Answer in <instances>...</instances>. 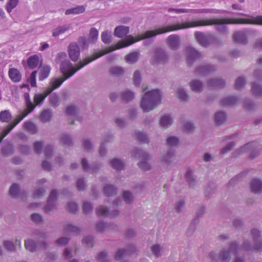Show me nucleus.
<instances>
[{"instance_id": "f257e3e1", "label": "nucleus", "mask_w": 262, "mask_h": 262, "mask_svg": "<svg viewBox=\"0 0 262 262\" xmlns=\"http://www.w3.org/2000/svg\"><path fill=\"white\" fill-rule=\"evenodd\" d=\"M248 18H227L202 19L168 25L155 30H147L144 33L138 35V40H141L155 37L158 35L178 30L212 25H216V29L217 30L221 32H225L226 30V27L224 25L225 24H253V23L246 22L248 21L247 20L253 21V17L252 16Z\"/></svg>"}, {"instance_id": "f03ea898", "label": "nucleus", "mask_w": 262, "mask_h": 262, "mask_svg": "<svg viewBox=\"0 0 262 262\" xmlns=\"http://www.w3.org/2000/svg\"><path fill=\"white\" fill-rule=\"evenodd\" d=\"M138 36L135 38L132 35H129L125 39L121 40L119 41L115 46L111 47L105 50L95 53L92 56L83 59L82 61H80L75 66H73L70 61L68 59L63 60L60 63V70L63 74V77H66L68 75H71L70 76V77H71L78 71L95 59L109 52L122 48L128 47L133 43L138 41L139 40H138Z\"/></svg>"}, {"instance_id": "7ed1b4c3", "label": "nucleus", "mask_w": 262, "mask_h": 262, "mask_svg": "<svg viewBox=\"0 0 262 262\" xmlns=\"http://www.w3.org/2000/svg\"><path fill=\"white\" fill-rule=\"evenodd\" d=\"M161 95L159 90L147 91L142 97L140 107L144 112L148 113L154 110L161 103Z\"/></svg>"}, {"instance_id": "20e7f679", "label": "nucleus", "mask_w": 262, "mask_h": 262, "mask_svg": "<svg viewBox=\"0 0 262 262\" xmlns=\"http://www.w3.org/2000/svg\"><path fill=\"white\" fill-rule=\"evenodd\" d=\"M238 247V244L233 242L227 249H224L221 250L219 254L211 252L209 254L208 258L211 262H229L231 260V254L234 255Z\"/></svg>"}, {"instance_id": "39448f33", "label": "nucleus", "mask_w": 262, "mask_h": 262, "mask_svg": "<svg viewBox=\"0 0 262 262\" xmlns=\"http://www.w3.org/2000/svg\"><path fill=\"white\" fill-rule=\"evenodd\" d=\"M254 241V245L251 246L249 242L246 241L243 244L245 250L257 252L262 250V241L260 240V231L256 228H253L251 231Z\"/></svg>"}, {"instance_id": "423d86ee", "label": "nucleus", "mask_w": 262, "mask_h": 262, "mask_svg": "<svg viewBox=\"0 0 262 262\" xmlns=\"http://www.w3.org/2000/svg\"><path fill=\"white\" fill-rule=\"evenodd\" d=\"M133 156L135 158L141 159V161L138 164V165L141 169L147 171L151 169V166L147 162L150 159L149 154L142 150L135 149L133 151Z\"/></svg>"}, {"instance_id": "0eeeda50", "label": "nucleus", "mask_w": 262, "mask_h": 262, "mask_svg": "<svg viewBox=\"0 0 262 262\" xmlns=\"http://www.w3.org/2000/svg\"><path fill=\"white\" fill-rule=\"evenodd\" d=\"M25 247L27 250L30 252H34L38 250L46 249L48 247V244L46 241L36 243L31 238L25 240Z\"/></svg>"}, {"instance_id": "6e6552de", "label": "nucleus", "mask_w": 262, "mask_h": 262, "mask_svg": "<svg viewBox=\"0 0 262 262\" xmlns=\"http://www.w3.org/2000/svg\"><path fill=\"white\" fill-rule=\"evenodd\" d=\"M184 53L188 64L191 65L194 61L202 57V54L191 46H187L184 49Z\"/></svg>"}, {"instance_id": "1a4fd4ad", "label": "nucleus", "mask_w": 262, "mask_h": 262, "mask_svg": "<svg viewBox=\"0 0 262 262\" xmlns=\"http://www.w3.org/2000/svg\"><path fill=\"white\" fill-rule=\"evenodd\" d=\"M168 56L166 52L162 48H157L153 52L152 60L155 63H162L166 62Z\"/></svg>"}, {"instance_id": "9d476101", "label": "nucleus", "mask_w": 262, "mask_h": 262, "mask_svg": "<svg viewBox=\"0 0 262 262\" xmlns=\"http://www.w3.org/2000/svg\"><path fill=\"white\" fill-rule=\"evenodd\" d=\"M165 41L168 47L171 50L176 51L181 46L180 37L177 34L169 35L166 38Z\"/></svg>"}, {"instance_id": "9b49d317", "label": "nucleus", "mask_w": 262, "mask_h": 262, "mask_svg": "<svg viewBox=\"0 0 262 262\" xmlns=\"http://www.w3.org/2000/svg\"><path fill=\"white\" fill-rule=\"evenodd\" d=\"M71 75L59 78H52L49 82V86L46 89L47 93L50 94L54 90L58 88L65 80L70 78Z\"/></svg>"}, {"instance_id": "f8f14e48", "label": "nucleus", "mask_w": 262, "mask_h": 262, "mask_svg": "<svg viewBox=\"0 0 262 262\" xmlns=\"http://www.w3.org/2000/svg\"><path fill=\"white\" fill-rule=\"evenodd\" d=\"M69 57L73 61H77L80 56V48L77 43L71 42L68 47Z\"/></svg>"}, {"instance_id": "ddd939ff", "label": "nucleus", "mask_w": 262, "mask_h": 262, "mask_svg": "<svg viewBox=\"0 0 262 262\" xmlns=\"http://www.w3.org/2000/svg\"><path fill=\"white\" fill-rule=\"evenodd\" d=\"M174 157V151L172 150H168L165 154H163L161 158L162 164L167 168L173 165L174 164L173 162Z\"/></svg>"}, {"instance_id": "4468645a", "label": "nucleus", "mask_w": 262, "mask_h": 262, "mask_svg": "<svg viewBox=\"0 0 262 262\" xmlns=\"http://www.w3.org/2000/svg\"><path fill=\"white\" fill-rule=\"evenodd\" d=\"M24 97L25 99L27 108L24 112L18 115L20 117H22L23 119L26 117L29 113L32 112L35 108V105H34V103H32L30 99L29 93H25Z\"/></svg>"}, {"instance_id": "2eb2a0df", "label": "nucleus", "mask_w": 262, "mask_h": 262, "mask_svg": "<svg viewBox=\"0 0 262 262\" xmlns=\"http://www.w3.org/2000/svg\"><path fill=\"white\" fill-rule=\"evenodd\" d=\"M217 70L216 67L214 65L203 64L198 67L195 73L198 74L206 75Z\"/></svg>"}, {"instance_id": "dca6fc26", "label": "nucleus", "mask_w": 262, "mask_h": 262, "mask_svg": "<svg viewBox=\"0 0 262 262\" xmlns=\"http://www.w3.org/2000/svg\"><path fill=\"white\" fill-rule=\"evenodd\" d=\"M57 193L55 190H53L51 191L48 200V204L45 208L46 212L49 213L56 208L54 201L57 198Z\"/></svg>"}, {"instance_id": "f3484780", "label": "nucleus", "mask_w": 262, "mask_h": 262, "mask_svg": "<svg viewBox=\"0 0 262 262\" xmlns=\"http://www.w3.org/2000/svg\"><path fill=\"white\" fill-rule=\"evenodd\" d=\"M225 80L219 78L210 79L207 82L208 86L214 88H223L225 86Z\"/></svg>"}, {"instance_id": "a211bd4d", "label": "nucleus", "mask_w": 262, "mask_h": 262, "mask_svg": "<svg viewBox=\"0 0 262 262\" xmlns=\"http://www.w3.org/2000/svg\"><path fill=\"white\" fill-rule=\"evenodd\" d=\"M234 40L243 45H246L248 43V37L246 32L237 31L234 33L233 35Z\"/></svg>"}, {"instance_id": "6ab92c4d", "label": "nucleus", "mask_w": 262, "mask_h": 262, "mask_svg": "<svg viewBox=\"0 0 262 262\" xmlns=\"http://www.w3.org/2000/svg\"><path fill=\"white\" fill-rule=\"evenodd\" d=\"M129 31V27L125 26H119L115 28L114 35L119 38H123L125 36Z\"/></svg>"}, {"instance_id": "aec40b11", "label": "nucleus", "mask_w": 262, "mask_h": 262, "mask_svg": "<svg viewBox=\"0 0 262 262\" xmlns=\"http://www.w3.org/2000/svg\"><path fill=\"white\" fill-rule=\"evenodd\" d=\"M81 165L84 170L90 172H95L100 168L99 164H96L93 166L90 165L88 160L85 158L81 160Z\"/></svg>"}, {"instance_id": "412c9836", "label": "nucleus", "mask_w": 262, "mask_h": 262, "mask_svg": "<svg viewBox=\"0 0 262 262\" xmlns=\"http://www.w3.org/2000/svg\"><path fill=\"white\" fill-rule=\"evenodd\" d=\"M23 119L22 117L17 116L12 123L9 124L7 127L2 132L0 139H3L6 135Z\"/></svg>"}, {"instance_id": "4be33fe9", "label": "nucleus", "mask_w": 262, "mask_h": 262, "mask_svg": "<svg viewBox=\"0 0 262 262\" xmlns=\"http://www.w3.org/2000/svg\"><path fill=\"white\" fill-rule=\"evenodd\" d=\"M250 251L245 250L243 246V247L238 246L234 254L235 257L232 262H246L244 257L245 253Z\"/></svg>"}, {"instance_id": "5701e85b", "label": "nucleus", "mask_w": 262, "mask_h": 262, "mask_svg": "<svg viewBox=\"0 0 262 262\" xmlns=\"http://www.w3.org/2000/svg\"><path fill=\"white\" fill-rule=\"evenodd\" d=\"M251 191L255 193H260L262 192V182L257 179L252 180L250 183Z\"/></svg>"}, {"instance_id": "b1692460", "label": "nucleus", "mask_w": 262, "mask_h": 262, "mask_svg": "<svg viewBox=\"0 0 262 262\" xmlns=\"http://www.w3.org/2000/svg\"><path fill=\"white\" fill-rule=\"evenodd\" d=\"M49 94L47 93L46 90L42 93L35 94L33 97L34 105H35V106L41 105Z\"/></svg>"}, {"instance_id": "393cba45", "label": "nucleus", "mask_w": 262, "mask_h": 262, "mask_svg": "<svg viewBox=\"0 0 262 262\" xmlns=\"http://www.w3.org/2000/svg\"><path fill=\"white\" fill-rule=\"evenodd\" d=\"M96 213L98 215L106 216L108 215L111 217H115L118 215L119 212L117 210H115L114 211L109 213L107 208L103 206H101L96 209Z\"/></svg>"}, {"instance_id": "a878e982", "label": "nucleus", "mask_w": 262, "mask_h": 262, "mask_svg": "<svg viewBox=\"0 0 262 262\" xmlns=\"http://www.w3.org/2000/svg\"><path fill=\"white\" fill-rule=\"evenodd\" d=\"M176 97L181 101H187L189 99L186 91L182 86H178L175 89Z\"/></svg>"}, {"instance_id": "bb28decb", "label": "nucleus", "mask_w": 262, "mask_h": 262, "mask_svg": "<svg viewBox=\"0 0 262 262\" xmlns=\"http://www.w3.org/2000/svg\"><path fill=\"white\" fill-rule=\"evenodd\" d=\"M139 56L140 53L139 52H131L125 56V60L129 64H133L138 61Z\"/></svg>"}, {"instance_id": "cd10ccee", "label": "nucleus", "mask_w": 262, "mask_h": 262, "mask_svg": "<svg viewBox=\"0 0 262 262\" xmlns=\"http://www.w3.org/2000/svg\"><path fill=\"white\" fill-rule=\"evenodd\" d=\"M9 76L10 78L14 82H19L21 78V75L19 71L15 68L10 69L9 70Z\"/></svg>"}, {"instance_id": "c85d7f7f", "label": "nucleus", "mask_w": 262, "mask_h": 262, "mask_svg": "<svg viewBox=\"0 0 262 262\" xmlns=\"http://www.w3.org/2000/svg\"><path fill=\"white\" fill-rule=\"evenodd\" d=\"M173 122V119L169 115L162 116L160 120V125L164 128H168Z\"/></svg>"}, {"instance_id": "c756f323", "label": "nucleus", "mask_w": 262, "mask_h": 262, "mask_svg": "<svg viewBox=\"0 0 262 262\" xmlns=\"http://www.w3.org/2000/svg\"><path fill=\"white\" fill-rule=\"evenodd\" d=\"M203 83L198 80H193L190 82L191 90L195 93H200L203 91Z\"/></svg>"}, {"instance_id": "7c9ffc66", "label": "nucleus", "mask_w": 262, "mask_h": 262, "mask_svg": "<svg viewBox=\"0 0 262 262\" xmlns=\"http://www.w3.org/2000/svg\"><path fill=\"white\" fill-rule=\"evenodd\" d=\"M135 98L134 93L129 90H125L121 93V99L126 102L132 101Z\"/></svg>"}, {"instance_id": "2f4dec72", "label": "nucleus", "mask_w": 262, "mask_h": 262, "mask_svg": "<svg viewBox=\"0 0 262 262\" xmlns=\"http://www.w3.org/2000/svg\"><path fill=\"white\" fill-rule=\"evenodd\" d=\"M70 27L69 25H64L58 26L52 30V35L54 37H57L60 34H63L65 32L69 30Z\"/></svg>"}, {"instance_id": "473e14b6", "label": "nucleus", "mask_w": 262, "mask_h": 262, "mask_svg": "<svg viewBox=\"0 0 262 262\" xmlns=\"http://www.w3.org/2000/svg\"><path fill=\"white\" fill-rule=\"evenodd\" d=\"M108 164L113 168L118 170H122L124 167L123 162L121 160L117 158L111 159Z\"/></svg>"}, {"instance_id": "72a5a7b5", "label": "nucleus", "mask_w": 262, "mask_h": 262, "mask_svg": "<svg viewBox=\"0 0 262 262\" xmlns=\"http://www.w3.org/2000/svg\"><path fill=\"white\" fill-rule=\"evenodd\" d=\"M194 36L198 42L201 46L206 47L208 44V41L206 36L201 32H196L194 33Z\"/></svg>"}, {"instance_id": "f704fd0d", "label": "nucleus", "mask_w": 262, "mask_h": 262, "mask_svg": "<svg viewBox=\"0 0 262 262\" xmlns=\"http://www.w3.org/2000/svg\"><path fill=\"white\" fill-rule=\"evenodd\" d=\"M52 117V111L50 110H46L43 111L40 116L39 120L42 123H47L49 122Z\"/></svg>"}, {"instance_id": "c9c22d12", "label": "nucleus", "mask_w": 262, "mask_h": 262, "mask_svg": "<svg viewBox=\"0 0 262 262\" xmlns=\"http://www.w3.org/2000/svg\"><path fill=\"white\" fill-rule=\"evenodd\" d=\"M115 225L105 223L103 222H99L96 224V229L98 232H103L109 229L114 228Z\"/></svg>"}, {"instance_id": "e433bc0d", "label": "nucleus", "mask_w": 262, "mask_h": 262, "mask_svg": "<svg viewBox=\"0 0 262 262\" xmlns=\"http://www.w3.org/2000/svg\"><path fill=\"white\" fill-rule=\"evenodd\" d=\"M39 63V58L37 55L30 56L27 61L28 66L31 69L35 68L38 65Z\"/></svg>"}, {"instance_id": "4c0bfd02", "label": "nucleus", "mask_w": 262, "mask_h": 262, "mask_svg": "<svg viewBox=\"0 0 262 262\" xmlns=\"http://www.w3.org/2000/svg\"><path fill=\"white\" fill-rule=\"evenodd\" d=\"M63 230L65 233L71 232L76 235L79 234L81 231L79 227L70 224L64 225Z\"/></svg>"}, {"instance_id": "58836bf2", "label": "nucleus", "mask_w": 262, "mask_h": 262, "mask_svg": "<svg viewBox=\"0 0 262 262\" xmlns=\"http://www.w3.org/2000/svg\"><path fill=\"white\" fill-rule=\"evenodd\" d=\"M50 104L54 107L58 106L60 103V98L59 95L56 93L52 94L49 98Z\"/></svg>"}, {"instance_id": "ea45409f", "label": "nucleus", "mask_w": 262, "mask_h": 262, "mask_svg": "<svg viewBox=\"0 0 262 262\" xmlns=\"http://www.w3.org/2000/svg\"><path fill=\"white\" fill-rule=\"evenodd\" d=\"M226 120V114L222 111L217 112L214 115V121L215 123L220 125L224 123Z\"/></svg>"}, {"instance_id": "a19ab883", "label": "nucleus", "mask_w": 262, "mask_h": 262, "mask_svg": "<svg viewBox=\"0 0 262 262\" xmlns=\"http://www.w3.org/2000/svg\"><path fill=\"white\" fill-rule=\"evenodd\" d=\"M12 119V115L9 110H4L0 112V121L3 123H9Z\"/></svg>"}, {"instance_id": "79ce46f5", "label": "nucleus", "mask_w": 262, "mask_h": 262, "mask_svg": "<svg viewBox=\"0 0 262 262\" xmlns=\"http://www.w3.org/2000/svg\"><path fill=\"white\" fill-rule=\"evenodd\" d=\"M33 235L36 236L40 242L45 241V239L48 237V233L39 230L35 229L33 231Z\"/></svg>"}, {"instance_id": "37998d69", "label": "nucleus", "mask_w": 262, "mask_h": 262, "mask_svg": "<svg viewBox=\"0 0 262 262\" xmlns=\"http://www.w3.org/2000/svg\"><path fill=\"white\" fill-rule=\"evenodd\" d=\"M85 7L83 6H78L76 7L67 9L65 11L66 15L69 14H79L83 13L85 11Z\"/></svg>"}, {"instance_id": "c03bdc74", "label": "nucleus", "mask_w": 262, "mask_h": 262, "mask_svg": "<svg viewBox=\"0 0 262 262\" xmlns=\"http://www.w3.org/2000/svg\"><path fill=\"white\" fill-rule=\"evenodd\" d=\"M51 68L48 66H43L40 68L39 75V80H43L47 78L50 73Z\"/></svg>"}, {"instance_id": "a18cd8bd", "label": "nucleus", "mask_w": 262, "mask_h": 262, "mask_svg": "<svg viewBox=\"0 0 262 262\" xmlns=\"http://www.w3.org/2000/svg\"><path fill=\"white\" fill-rule=\"evenodd\" d=\"M124 70L120 67L114 66L110 69V74L115 77H119L123 75L124 73Z\"/></svg>"}, {"instance_id": "49530a36", "label": "nucleus", "mask_w": 262, "mask_h": 262, "mask_svg": "<svg viewBox=\"0 0 262 262\" xmlns=\"http://www.w3.org/2000/svg\"><path fill=\"white\" fill-rule=\"evenodd\" d=\"M185 202L184 199H180L177 201L174 205V210L176 212L181 213L184 208Z\"/></svg>"}, {"instance_id": "de8ad7c7", "label": "nucleus", "mask_w": 262, "mask_h": 262, "mask_svg": "<svg viewBox=\"0 0 262 262\" xmlns=\"http://www.w3.org/2000/svg\"><path fill=\"white\" fill-rule=\"evenodd\" d=\"M24 126L31 134H36L38 132L36 125L32 122L27 121L24 123Z\"/></svg>"}, {"instance_id": "09e8293b", "label": "nucleus", "mask_w": 262, "mask_h": 262, "mask_svg": "<svg viewBox=\"0 0 262 262\" xmlns=\"http://www.w3.org/2000/svg\"><path fill=\"white\" fill-rule=\"evenodd\" d=\"M251 91L255 97H260L262 96V88L260 85L255 83H252Z\"/></svg>"}, {"instance_id": "8fccbe9b", "label": "nucleus", "mask_w": 262, "mask_h": 262, "mask_svg": "<svg viewBox=\"0 0 262 262\" xmlns=\"http://www.w3.org/2000/svg\"><path fill=\"white\" fill-rule=\"evenodd\" d=\"M185 177L190 186L191 188L194 187L196 183L195 178L192 175V173L190 170L187 171Z\"/></svg>"}, {"instance_id": "3c124183", "label": "nucleus", "mask_w": 262, "mask_h": 262, "mask_svg": "<svg viewBox=\"0 0 262 262\" xmlns=\"http://www.w3.org/2000/svg\"><path fill=\"white\" fill-rule=\"evenodd\" d=\"M135 136L137 139L142 143H148L149 142L147 136L143 133L137 132L135 133Z\"/></svg>"}, {"instance_id": "603ef678", "label": "nucleus", "mask_w": 262, "mask_h": 262, "mask_svg": "<svg viewBox=\"0 0 262 262\" xmlns=\"http://www.w3.org/2000/svg\"><path fill=\"white\" fill-rule=\"evenodd\" d=\"M208 11L205 9H178L176 10V13H207Z\"/></svg>"}, {"instance_id": "864d4df0", "label": "nucleus", "mask_w": 262, "mask_h": 262, "mask_svg": "<svg viewBox=\"0 0 262 262\" xmlns=\"http://www.w3.org/2000/svg\"><path fill=\"white\" fill-rule=\"evenodd\" d=\"M237 101V98L235 96H229L222 100V104L224 105H233Z\"/></svg>"}, {"instance_id": "5fc2aeb1", "label": "nucleus", "mask_w": 262, "mask_h": 262, "mask_svg": "<svg viewBox=\"0 0 262 262\" xmlns=\"http://www.w3.org/2000/svg\"><path fill=\"white\" fill-rule=\"evenodd\" d=\"M19 188L16 184H13L11 185L9 190L10 195L14 198H16L19 194Z\"/></svg>"}, {"instance_id": "6e6d98bb", "label": "nucleus", "mask_w": 262, "mask_h": 262, "mask_svg": "<svg viewBox=\"0 0 262 262\" xmlns=\"http://www.w3.org/2000/svg\"><path fill=\"white\" fill-rule=\"evenodd\" d=\"M3 246L7 250L10 252H14L16 251V246L12 241L5 240L3 242Z\"/></svg>"}, {"instance_id": "4d7b16f0", "label": "nucleus", "mask_w": 262, "mask_h": 262, "mask_svg": "<svg viewBox=\"0 0 262 262\" xmlns=\"http://www.w3.org/2000/svg\"><path fill=\"white\" fill-rule=\"evenodd\" d=\"M116 188L115 187L111 185H106L104 187V193L107 196L113 195L116 194Z\"/></svg>"}, {"instance_id": "13d9d810", "label": "nucleus", "mask_w": 262, "mask_h": 262, "mask_svg": "<svg viewBox=\"0 0 262 262\" xmlns=\"http://www.w3.org/2000/svg\"><path fill=\"white\" fill-rule=\"evenodd\" d=\"M60 140L62 144L66 145L71 146L72 145V140L68 134H63L61 135Z\"/></svg>"}, {"instance_id": "bf43d9fd", "label": "nucleus", "mask_w": 262, "mask_h": 262, "mask_svg": "<svg viewBox=\"0 0 262 262\" xmlns=\"http://www.w3.org/2000/svg\"><path fill=\"white\" fill-rule=\"evenodd\" d=\"M98 36V31L95 28H92L89 33V40L92 42H95Z\"/></svg>"}, {"instance_id": "052dcab7", "label": "nucleus", "mask_w": 262, "mask_h": 262, "mask_svg": "<svg viewBox=\"0 0 262 262\" xmlns=\"http://www.w3.org/2000/svg\"><path fill=\"white\" fill-rule=\"evenodd\" d=\"M31 220L35 224L39 225L43 223L42 216L37 213H33L31 215Z\"/></svg>"}, {"instance_id": "680f3d73", "label": "nucleus", "mask_w": 262, "mask_h": 262, "mask_svg": "<svg viewBox=\"0 0 262 262\" xmlns=\"http://www.w3.org/2000/svg\"><path fill=\"white\" fill-rule=\"evenodd\" d=\"M179 143V139L174 136H169L167 138L166 144L169 146H176Z\"/></svg>"}, {"instance_id": "e2e57ef3", "label": "nucleus", "mask_w": 262, "mask_h": 262, "mask_svg": "<svg viewBox=\"0 0 262 262\" xmlns=\"http://www.w3.org/2000/svg\"><path fill=\"white\" fill-rule=\"evenodd\" d=\"M133 81H134V83L136 85L139 86L140 84L141 81V73L140 71L136 70L134 73Z\"/></svg>"}, {"instance_id": "0e129e2a", "label": "nucleus", "mask_w": 262, "mask_h": 262, "mask_svg": "<svg viewBox=\"0 0 262 262\" xmlns=\"http://www.w3.org/2000/svg\"><path fill=\"white\" fill-rule=\"evenodd\" d=\"M18 2V0H8L6 6V8L8 13H10L12 9L16 7Z\"/></svg>"}, {"instance_id": "69168bd1", "label": "nucleus", "mask_w": 262, "mask_h": 262, "mask_svg": "<svg viewBox=\"0 0 262 262\" xmlns=\"http://www.w3.org/2000/svg\"><path fill=\"white\" fill-rule=\"evenodd\" d=\"M67 113L71 116H76L78 113V108L74 105H70L67 107Z\"/></svg>"}, {"instance_id": "338daca9", "label": "nucleus", "mask_w": 262, "mask_h": 262, "mask_svg": "<svg viewBox=\"0 0 262 262\" xmlns=\"http://www.w3.org/2000/svg\"><path fill=\"white\" fill-rule=\"evenodd\" d=\"M151 251L152 253L156 256L159 257L161 256L162 253V248L159 245H155L151 247Z\"/></svg>"}, {"instance_id": "774afa93", "label": "nucleus", "mask_w": 262, "mask_h": 262, "mask_svg": "<svg viewBox=\"0 0 262 262\" xmlns=\"http://www.w3.org/2000/svg\"><path fill=\"white\" fill-rule=\"evenodd\" d=\"M107 253L105 251L100 252L97 257L98 262H110L107 258Z\"/></svg>"}]
</instances>
